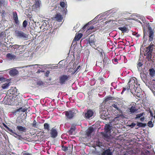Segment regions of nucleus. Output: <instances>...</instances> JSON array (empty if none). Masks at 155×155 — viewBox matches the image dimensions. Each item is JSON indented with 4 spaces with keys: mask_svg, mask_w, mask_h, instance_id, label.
<instances>
[{
    "mask_svg": "<svg viewBox=\"0 0 155 155\" xmlns=\"http://www.w3.org/2000/svg\"><path fill=\"white\" fill-rule=\"evenodd\" d=\"M12 17L14 21L15 24L18 25L19 24V21L17 12L16 11H14L12 12Z\"/></svg>",
    "mask_w": 155,
    "mask_h": 155,
    "instance_id": "obj_11",
    "label": "nucleus"
},
{
    "mask_svg": "<svg viewBox=\"0 0 155 155\" xmlns=\"http://www.w3.org/2000/svg\"><path fill=\"white\" fill-rule=\"evenodd\" d=\"M70 78L69 75L63 74L59 78V82L61 84H65L66 82Z\"/></svg>",
    "mask_w": 155,
    "mask_h": 155,
    "instance_id": "obj_5",
    "label": "nucleus"
},
{
    "mask_svg": "<svg viewBox=\"0 0 155 155\" xmlns=\"http://www.w3.org/2000/svg\"><path fill=\"white\" fill-rule=\"evenodd\" d=\"M18 71L16 69V68H12L9 71V74L12 76H15L18 75Z\"/></svg>",
    "mask_w": 155,
    "mask_h": 155,
    "instance_id": "obj_9",
    "label": "nucleus"
},
{
    "mask_svg": "<svg viewBox=\"0 0 155 155\" xmlns=\"http://www.w3.org/2000/svg\"><path fill=\"white\" fill-rule=\"evenodd\" d=\"M127 19L125 18L120 19L118 21V23L120 26H123L127 24Z\"/></svg>",
    "mask_w": 155,
    "mask_h": 155,
    "instance_id": "obj_13",
    "label": "nucleus"
},
{
    "mask_svg": "<svg viewBox=\"0 0 155 155\" xmlns=\"http://www.w3.org/2000/svg\"><path fill=\"white\" fill-rule=\"evenodd\" d=\"M94 130V128L92 127H90L87 130L86 135L87 137H89L91 135V134L93 132Z\"/></svg>",
    "mask_w": 155,
    "mask_h": 155,
    "instance_id": "obj_18",
    "label": "nucleus"
},
{
    "mask_svg": "<svg viewBox=\"0 0 155 155\" xmlns=\"http://www.w3.org/2000/svg\"><path fill=\"white\" fill-rule=\"evenodd\" d=\"M9 92H10V94H15V89H11L8 90Z\"/></svg>",
    "mask_w": 155,
    "mask_h": 155,
    "instance_id": "obj_38",
    "label": "nucleus"
},
{
    "mask_svg": "<svg viewBox=\"0 0 155 155\" xmlns=\"http://www.w3.org/2000/svg\"><path fill=\"white\" fill-rule=\"evenodd\" d=\"M118 28L119 30L123 32H126L127 30V28L125 26L119 27Z\"/></svg>",
    "mask_w": 155,
    "mask_h": 155,
    "instance_id": "obj_28",
    "label": "nucleus"
},
{
    "mask_svg": "<svg viewBox=\"0 0 155 155\" xmlns=\"http://www.w3.org/2000/svg\"><path fill=\"white\" fill-rule=\"evenodd\" d=\"M34 6L36 8H38L40 6V2L38 0V1L36 2V3L34 5Z\"/></svg>",
    "mask_w": 155,
    "mask_h": 155,
    "instance_id": "obj_31",
    "label": "nucleus"
},
{
    "mask_svg": "<svg viewBox=\"0 0 155 155\" xmlns=\"http://www.w3.org/2000/svg\"><path fill=\"white\" fill-rule=\"evenodd\" d=\"M61 150L64 151H66L68 150V147L67 146L62 145L61 146Z\"/></svg>",
    "mask_w": 155,
    "mask_h": 155,
    "instance_id": "obj_37",
    "label": "nucleus"
},
{
    "mask_svg": "<svg viewBox=\"0 0 155 155\" xmlns=\"http://www.w3.org/2000/svg\"><path fill=\"white\" fill-rule=\"evenodd\" d=\"M112 153L109 149H107L103 152L101 155H112Z\"/></svg>",
    "mask_w": 155,
    "mask_h": 155,
    "instance_id": "obj_19",
    "label": "nucleus"
},
{
    "mask_svg": "<svg viewBox=\"0 0 155 155\" xmlns=\"http://www.w3.org/2000/svg\"><path fill=\"white\" fill-rule=\"evenodd\" d=\"M3 80V78L0 77V81H2Z\"/></svg>",
    "mask_w": 155,
    "mask_h": 155,
    "instance_id": "obj_60",
    "label": "nucleus"
},
{
    "mask_svg": "<svg viewBox=\"0 0 155 155\" xmlns=\"http://www.w3.org/2000/svg\"><path fill=\"white\" fill-rule=\"evenodd\" d=\"M113 21L112 20H108L107 21H106L105 22V23L106 24H107V23H110V22H112Z\"/></svg>",
    "mask_w": 155,
    "mask_h": 155,
    "instance_id": "obj_52",
    "label": "nucleus"
},
{
    "mask_svg": "<svg viewBox=\"0 0 155 155\" xmlns=\"http://www.w3.org/2000/svg\"><path fill=\"white\" fill-rule=\"evenodd\" d=\"M154 45L150 44L149 46L146 48V52H147L145 54L147 57L148 61L152 60V53L153 50Z\"/></svg>",
    "mask_w": 155,
    "mask_h": 155,
    "instance_id": "obj_3",
    "label": "nucleus"
},
{
    "mask_svg": "<svg viewBox=\"0 0 155 155\" xmlns=\"http://www.w3.org/2000/svg\"><path fill=\"white\" fill-rule=\"evenodd\" d=\"M113 62H117V58H115L113 60Z\"/></svg>",
    "mask_w": 155,
    "mask_h": 155,
    "instance_id": "obj_54",
    "label": "nucleus"
},
{
    "mask_svg": "<svg viewBox=\"0 0 155 155\" xmlns=\"http://www.w3.org/2000/svg\"><path fill=\"white\" fill-rule=\"evenodd\" d=\"M4 0H0V3L1 4H2V2H3Z\"/></svg>",
    "mask_w": 155,
    "mask_h": 155,
    "instance_id": "obj_61",
    "label": "nucleus"
},
{
    "mask_svg": "<svg viewBox=\"0 0 155 155\" xmlns=\"http://www.w3.org/2000/svg\"><path fill=\"white\" fill-rule=\"evenodd\" d=\"M149 74L151 77H153L154 76L155 74V71L154 69L152 68L150 69L149 70Z\"/></svg>",
    "mask_w": 155,
    "mask_h": 155,
    "instance_id": "obj_26",
    "label": "nucleus"
},
{
    "mask_svg": "<svg viewBox=\"0 0 155 155\" xmlns=\"http://www.w3.org/2000/svg\"><path fill=\"white\" fill-rule=\"evenodd\" d=\"M50 72L49 71H48L46 72L45 74V75L47 77H48V76Z\"/></svg>",
    "mask_w": 155,
    "mask_h": 155,
    "instance_id": "obj_50",
    "label": "nucleus"
},
{
    "mask_svg": "<svg viewBox=\"0 0 155 155\" xmlns=\"http://www.w3.org/2000/svg\"><path fill=\"white\" fill-rule=\"evenodd\" d=\"M99 48H97V50H98V51L101 53H102V49H100L99 50H98V49Z\"/></svg>",
    "mask_w": 155,
    "mask_h": 155,
    "instance_id": "obj_55",
    "label": "nucleus"
},
{
    "mask_svg": "<svg viewBox=\"0 0 155 155\" xmlns=\"http://www.w3.org/2000/svg\"><path fill=\"white\" fill-rule=\"evenodd\" d=\"M111 106L114 107V108H116L117 110L119 111H120V109L118 108V107H117V104L116 103V104H113Z\"/></svg>",
    "mask_w": 155,
    "mask_h": 155,
    "instance_id": "obj_34",
    "label": "nucleus"
},
{
    "mask_svg": "<svg viewBox=\"0 0 155 155\" xmlns=\"http://www.w3.org/2000/svg\"><path fill=\"white\" fill-rule=\"evenodd\" d=\"M149 112L150 113V116L152 117H153V113L150 109L149 110Z\"/></svg>",
    "mask_w": 155,
    "mask_h": 155,
    "instance_id": "obj_51",
    "label": "nucleus"
},
{
    "mask_svg": "<svg viewBox=\"0 0 155 155\" xmlns=\"http://www.w3.org/2000/svg\"><path fill=\"white\" fill-rule=\"evenodd\" d=\"M45 83L41 81H38L37 82V84L39 86L44 85Z\"/></svg>",
    "mask_w": 155,
    "mask_h": 155,
    "instance_id": "obj_32",
    "label": "nucleus"
},
{
    "mask_svg": "<svg viewBox=\"0 0 155 155\" xmlns=\"http://www.w3.org/2000/svg\"><path fill=\"white\" fill-rule=\"evenodd\" d=\"M137 125L140 127H144L146 126V124L140 122H138Z\"/></svg>",
    "mask_w": 155,
    "mask_h": 155,
    "instance_id": "obj_30",
    "label": "nucleus"
},
{
    "mask_svg": "<svg viewBox=\"0 0 155 155\" xmlns=\"http://www.w3.org/2000/svg\"><path fill=\"white\" fill-rule=\"evenodd\" d=\"M82 36V34L81 33H78V34H76L74 37V40L78 41L80 39Z\"/></svg>",
    "mask_w": 155,
    "mask_h": 155,
    "instance_id": "obj_23",
    "label": "nucleus"
},
{
    "mask_svg": "<svg viewBox=\"0 0 155 155\" xmlns=\"http://www.w3.org/2000/svg\"><path fill=\"white\" fill-rule=\"evenodd\" d=\"M20 108H21V109L20 111H21L22 112H25L26 111V110H27V109H26L25 108H23L22 107H20Z\"/></svg>",
    "mask_w": 155,
    "mask_h": 155,
    "instance_id": "obj_48",
    "label": "nucleus"
},
{
    "mask_svg": "<svg viewBox=\"0 0 155 155\" xmlns=\"http://www.w3.org/2000/svg\"><path fill=\"white\" fill-rule=\"evenodd\" d=\"M87 26V24H86L85 25L83 28V30H84V29H85Z\"/></svg>",
    "mask_w": 155,
    "mask_h": 155,
    "instance_id": "obj_57",
    "label": "nucleus"
},
{
    "mask_svg": "<svg viewBox=\"0 0 155 155\" xmlns=\"http://www.w3.org/2000/svg\"><path fill=\"white\" fill-rule=\"evenodd\" d=\"M136 94V96L138 98H141V94L140 92H138L137 91V90H136V92H135Z\"/></svg>",
    "mask_w": 155,
    "mask_h": 155,
    "instance_id": "obj_40",
    "label": "nucleus"
},
{
    "mask_svg": "<svg viewBox=\"0 0 155 155\" xmlns=\"http://www.w3.org/2000/svg\"><path fill=\"white\" fill-rule=\"evenodd\" d=\"M111 127L109 124H106L104 126V130L107 132H108L111 129Z\"/></svg>",
    "mask_w": 155,
    "mask_h": 155,
    "instance_id": "obj_24",
    "label": "nucleus"
},
{
    "mask_svg": "<svg viewBox=\"0 0 155 155\" xmlns=\"http://www.w3.org/2000/svg\"><path fill=\"white\" fill-rule=\"evenodd\" d=\"M112 100V97H108L105 98L104 101L105 102H107L109 101Z\"/></svg>",
    "mask_w": 155,
    "mask_h": 155,
    "instance_id": "obj_39",
    "label": "nucleus"
},
{
    "mask_svg": "<svg viewBox=\"0 0 155 155\" xmlns=\"http://www.w3.org/2000/svg\"><path fill=\"white\" fill-rule=\"evenodd\" d=\"M63 19L60 13H57L55 15L54 17L53 18L54 20L57 21L59 22L61 21Z\"/></svg>",
    "mask_w": 155,
    "mask_h": 155,
    "instance_id": "obj_15",
    "label": "nucleus"
},
{
    "mask_svg": "<svg viewBox=\"0 0 155 155\" xmlns=\"http://www.w3.org/2000/svg\"><path fill=\"white\" fill-rule=\"evenodd\" d=\"M148 126L150 127H153V125L152 122L151 121H149L147 123Z\"/></svg>",
    "mask_w": 155,
    "mask_h": 155,
    "instance_id": "obj_41",
    "label": "nucleus"
},
{
    "mask_svg": "<svg viewBox=\"0 0 155 155\" xmlns=\"http://www.w3.org/2000/svg\"><path fill=\"white\" fill-rule=\"evenodd\" d=\"M143 65V64L140 62H139L137 64V67L138 68H140Z\"/></svg>",
    "mask_w": 155,
    "mask_h": 155,
    "instance_id": "obj_46",
    "label": "nucleus"
},
{
    "mask_svg": "<svg viewBox=\"0 0 155 155\" xmlns=\"http://www.w3.org/2000/svg\"><path fill=\"white\" fill-rule=\"evenodd\" d=\"M130 110L129 112H130V114L134 113L137 110V109L135 106H132L130 108H129Z\"/></svg>",
    "mask_w": 155,
    "mask_h": 155,
    "instance_id": "obj_22",
    "label": "nucleus"
},
{
    "mask_svg": "<svg viewBox=\"0 0 155 155\" xmlns=\"http://www.w3.org/2000/svg\"><path fill=\"white\" fill-rule=\"evenodd\" d=\"M76 128L75 126H72L70 128V129L68 131V133L69 135H72L73 134L74 132L76 130Z\"/></svg>",
    "mask_w": 155,
    "mask_h": 155,
    "instance_id": "obj_21",
    "label": "nucleus"
},
{
    "mask_svg": "<svg viewBox=\"0 0 155 155\" xmlns=\"http://www.w3.org/2000/svg\"><path fill=\"white\" fill-rule=\"evenodd\" d=\"M21 108H19L17 110H14L13 112L12 113H13V114H16V113L17 112H19L20 111V110H21Z\"/></svg>",
    "mask_w": 155,
    "mask_h": 155,
    "instance_id": "obj_45",
    "label": "nucleus"
},
{
    "mask_svg": "<svg viewBox=\"0 0 155 155\" xmlns=\"http://www.w3.org/2000/svg\"><path fill=\"white\" fill-rule=\"evenodd\" d=\"M145 118L144 117L140 118V120L141 121H143L144 120Z\"/></svg>",
    "mask_w": 155,
    "mask_h": 155,
    "instance_id": "obj_56",
    "label": "nucleus"
},
{
    "mask_svg": "<svg viewBox=\"0 0 155 155\" xmlns=\"http://www.w3.org/2000/svg\"><path fill=\"white\" fill-rule=\"evenodd\" d=\"M89 43L90 45L92 46L93 48H95V45L94 44V41L90 39V38L89 40Z\"/></svg>",
    "mask_w": 155,
    "mask_h": 155,
    "instance_id": "obj_27",
    "label": "nucleus"
},
{
    "mask_svg": "<svg viewBox=\"0 0 155 155\" xmlns=\"http://www.w3.org/2000/svg\"><path fill=\"white\" fill-rule=\"evenodd\" d=\"M24 45H14V47H13L15 49L17 48V51H18V52H20V53H22L24 52V50H23L24 48Z\"/></svg>",
    "mask_w": 155,
    "mask_h": 155,
    "instance_id": "obj_12",
    "label": "nucleus"
},
{
    "mask_svg": "<svg viewBox=\"0 0 155 155\" xmlns=\"http://www.w3.org/2000/svg\"><path fill=\"white\" fill-rule=\"evenodd\" d=\"M15 35L16 37L20 38H24L26 40L28 38V35L21 31H15Z\"/></svg>",
    "mask_w": 155,
    "mask_h": 155,
    "instance_id": "obj_6",
    "label": "nucleus"
},
{
    "mask_svg": "<svg viewBox=\"0 0 155 155\" xmlns=\"http://www.w3.org/2000/svg\"><path fill=\"white\" fill-rule=\"evenodd\" d=\"M78 112V110L75 109H73L71 110L66 111L64 112L67 119L73 118Z\"/></svg>",
    "mask_w": 155,
    "mask_h": 155,
    "instance_id": "obj_2",
    "label": "nucleus"
},
{
    "mask_svg": "<svg viewBox=\"0 0 155 155\" xmlns=\"http://www.w3.org/2000/svg\"><path fill=\"white\" fill-rule=\"evenodd\" d=\"M144 114L143 113H140L139 114H138L136 115V117L135 118L136 119L139 118L140 117H141Z\"/></svg>",
    "mask_w": 155,
    "mask_h": 155,
    "instance_id": "obj_35",
    "label": "nucleus"
},
{
    "mask_svg": "<svg viewBox=\"0 0 155 155\" xmlns=\"http://www.w3.org/2000/svg\"><path fill=\"white\" fill-rule=\"evenodd\" d=\"M8 86V84L5 83V84H3L2 86V87L3 89H5L7 88Z\"/></svg>",
    "mask_w": 155,
    "mask_h": 155,
    "instance_id": "obj_44",
    "label": "nucleus"
},
{
    "mask_svg": "<svg viewBox=\"0 0 155 155\" xmlns=\"http://www.w3.org/2000/svg\"><path fill=\"white\" fill-rule=\"evenodd\" d=\"M38 65V64H35V65H32V66H33V65ZM31 66L30 65V66Z\"/></svg>",
    "mask_w": 155,
    "mask_h": 155,
    "instance_id": "obj_63",
    "label": "nucleus"
},
{
    "mask_svg": "<svg viewBox=\"0 0 155 155\" xmlns=\"http://www.w3.org/2000/svg\"><path fill=\"white\" fill-rule=\"evenodd\" d=\"M97 146L100 147H101V146H102V143H101L99 141L97 143Z\"/></svg>",
    "mask_w": 155,
    "mask_h": 155,
    "instance_id": "obj_49",
    "label": "nucleus"
},
{
    "mask_svg": "<svg viewBox=\"0 0 155 155\" xmlns=\"http://www.w3.org/2000/svg\"><path fill=\"white\" fill-rule=\"evenodd\" d=\"M3 12V13H4V12H5L4 11H2Z\"/></svg>",
    "mask_w": 155,
    "mask_h": 155,
    "instance_id": "obj_64",
    "label": "nucleus"
},
{
    "mask_svg": "<svg viewBox=\"0 0 155 155\" xmlns=\"http://www.w3.org/2000/svg\"><path fill=\"white\" fill-rule=\"evenodd\" d=\"M148 28L149 31V41H151L153 40V30L150 25H149L148 26Z\"/></svg>",
    "mask_w": 155,
    "mask_h": 155,
    "instance_id": "obj_10",
    "label": "nucleus"
},
{
    "mask_svg": "<svg viewBox=\"0 0 155 155\" xmlns=\"http://www.w3.org/2000/svg\"><path fill=\"white\" fill-rule=\"evenodd\" d=\"M138 82L136 78H131L128 83V86L126 88L123 87L122 91L121 93V94H123L124 92L127 90L128 91L130 89V87H131L135 90V92H136V90L138 87Z\"/></svg>",
    "mask_w": 155,
    "mask_h": 155,
    "instance_id": "obj_1",
    "label": "nucleus"
},
{
    "mask_svg": "<svg viewBox=\"0 0 155 155\" xmlns=\"http://www.w3.org/2000/svg\"><path fill=\"white\" fill-rule=\"evenodd\" d=\"M110 114L107 113L106 111L104 110L101 113V118L103 120H107L110 118Z\"/></svg>",
    "mask_w": 155,
    "mask_h": 155,
    "instance_id": "obj_8",
    "label": "nucleus"
},
{
    "mask_svg": "<svg viewBox=\"0 0 155 155\" xmlns=\"http://www.w3.org/2000/svg\"><path fill=\"white\" fill-rule=\"evenodd\" d=\"M4 126L8 130V132H9L10 134H15L13 135V136L15 138L19 140H21L22 139H23L21 137V135L18 134L17 133L15 132V130H13L12 129L10 128L6 125L5 124Z\"/></svg>",
    "mask_w": 155,
    "mask_h": 155,
    "instance_id": "obj_4",
    "label": "nucleus"
},
{
    "mask_svg": "<svg viewBox=\"0 0 155 155\" xmlns=\"http://www.w3.org/2000/svg\"><path fill=\"white\" fill-rule=\"evenodd\" d=\"M27 24H28V21L26 20L24 21H23V24H22V25H23V27L24 28H26L27 26Z\"/></svg>",
    "mask_w": 155,
    "mask_h": 155,
    "instance_id": "obj_42",
    "label": "nucleus"
},
{
    "mask_svg": "<svg viewBox=\"0 0 155 155\" xmlns=\"http://www.w3.org/2000/svg\"><path fill=\"white\" fill-rule=\"evenodd\" d=\"M44 128L45 130L48 132L50 130L49 125L47 123H45L44 124Z\"/></svg>",
    "mask_w": 155,
    "mask_h": 155,
    "instance_id": "obj_25",
    "label": "nucleus"
},
{
    "mask_svg": "<svg viewBox=\"0 0 155 155\" xmlns=\"http://www.w3.org/2000/svg\"><path fill=\"white\" fill-rule=\"evenodd\" d=\"M50 134L52 137H56L58 135V132L56 129L54 128H52L51 130Z\"/></svg>",
    "mask_w": 155,
    "mask_h": 155,
    "instance_id": "obj_16",
    "label": "nucleus"
},
{
    "mask_svg": "<svg viewBox=\"0 0 155 155\" xmlns=\"http://www.w3.org/2000/svg\"><path fill=\"white\" fill-rule=\"evenodd\" d=\"M137 34V32H134L132 33V34L134 35H136Z\"/></svg>",
    "mask_w": 155,
    "mask_h": 155,
    "instance_id": "obj_59",
    "label": "nucleus"
},
{
    "mask_svg": "<svg viewBox=\"0 0 155 155\" xmlns=\"http://www.w3.org/2000/svg\"><path fill=\"white\" fill-rule=\"evenodd\" d=\"M143 34L144 35H145V34H146V31H145V30H143Z\"/></svg>",
    "mask_w": 155,
    "mask_h": 155,
    "instance_id": "obj_62",
    "label": "nucleus"
},
{
    "mask_svg": "<svg viewBox=\"0 0 155 155\" xmlns=\"http://www.w3.org/2000/svg\"><path fill=\"white\" fill-rule=\"evenodd\" d=\"M103 65L104 66L107 65L110 61L109 59L106 54H104V58L103 59Z\"/></svg>",
    "mask_w": 155,
    "mask_h": 155,
    "instance_id": "obj_14",
    "label": "nucleus"
},
{
    "mask_svg": "<svg viewBox=\"0 0 155 155\" xmlns=\"http://www.w3.org/2000/svg\"><path fill=\"white\" fill-rule=\"evenodd\" d=\"M6 58L9 60L15 59L16 58V56L15 55L12 54L11 53H8L6 54Z\"/></svg>",
    "mask_w": 155,
    "mask_h": 155,
    "instance_id": "obj_17",
    "label": "nucleus"
},
{
    "mask_svg": "<svg viewBox=\"0 0 155 155\" xmlns=\"http://www.w3.org/2000/svg\"><path fill=\"white\" fill-rule=\"evenodd\" d=\"M32 126L33 127L37 128V122L35 120H33V123L31 124Z\"/></svg>",
    "mask_w": 155,
    "mask_h": 155,
    "instance_id": "obj_36",
    "label": "nucleus"
},
{
    "mask_svg": "<svg viewBox=\"0 0 155 155\" xmlns=\"http://www.w3.org/2000/svg\"><path fill=\"white\" fill-rule=\"evenodd\" d=\"M136 125V124L134 123H132V124L129 125V126L131 128H133Z\"/></svg>",
    "mask_w": 155,
    "mask_h": 155,
    "instance_id": "obj_47",
    "label": "nucleus"
},
{
    "mask_svg": "<svg viewBox=\"0 0 155 155\" xmlns=\"http://www.w3.org/2000/svg\"><path fill=\"white\" fill-rule=\"evenodd\" d=\"M94 110H93L87 109L85 114L84 117L87 119L92 118L94 116Z\"/></svg>",
    "mask_w": 155,
    "mask_h": 155,
    "instance_id": "obj_7",
    "label": "nucleus"
},
{
    "mask_svg": "<svg viewBox=\"0 0 155 155\" xmlns=\"http://www.w3.org/2000/svg\"><path fill=\"white\" fill-rule=\"evenodd\" d=\"M80 66L79 65L77 67V68H76V69L75 70L76 71H77L78 70V69L79 68H80Z\"/></svg>",
    "mask_w": 155,
    "mask_h": 155,
    "instance_id": "obj_58",
    "label": "nucleus"
},
{
    "mask_svg": "<svg viewBox=\"0 0 155 155\" xmlns=\"http://www.w3.org/2000/svg\"><path fill=\"white\" fill-rule=\"evenodd\" d=\"M70 70L72 72V75H73L76 72V71L72 68H71L70 69Z\"/></svg>",
    "mask_w": 155,
    "mask_h": 155,
    "instance_id": "obj_43",
    "label": "nucleus"
},
{
    "mask_svg": "<svg viewBox=\"0 0 155 155\" xmlns=\"http://www.w3.org/2000/svg\"><path fill=\"white\" fill-rule=\"evenodd\" d=\"M17 129L19 131H22L25 132L26 131V128L25 127H23L21 126L18 125L16 127Z\"/></svg>",
    "mask_w": 155,
    "mask_h": 155,
    "instance_id": "obj_20",
    "label": "nucleus"
},
{
    "mask_svg": "<svg viewBox=\"0 0 155 155\" xmlns=\"http://www.w3.org/2000/svg\"><path fill=\"white\" fill-rule=\"evenodd\" d=\"M23 155H32V154L28 153H24Z\"/></svg>",
    "mask_w": 155,
    "mask_h": 155,
    "instance_id": "obj_53",
    "label": "nucleus"
},
{
    "mask_svg": "<svg viewBox=\"0 0 155 155\" xmlns=\"http://www.w3.org/2000/svg\"><path fill=\"white\" fill-rule=\"evenodd\" d=\"M94 28V27L93 26H91L86 31V32L87 34H90L92 32L90 31V30H92V29H93Z\"/></svg>",
    "mask_w": 155,
    "mask_h": 155,
    "instance_id": "obj_29",
    "label": "nucleus"
},
{
    "mask_svg": "<svg viewBox=\"0 0 155 155\" xmlns=\"http://www.w3.org/2000/svg\"><path fill=\"white\" fill-rule=\"evenodd\" d=\"M60 5L62 8H64L66 7V5L65 3L64 2L61 1L60 2Z\"/></svg>",
    "mask_w": 155,
    "mask_h": 155,
    "instance_id": "obj_33",
    "label": "nucleus"
}]
</instances>
